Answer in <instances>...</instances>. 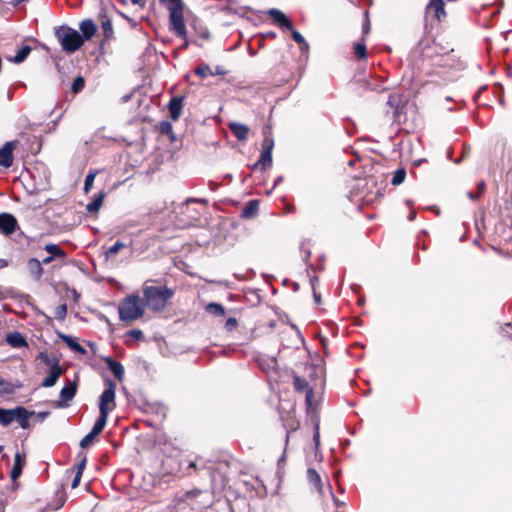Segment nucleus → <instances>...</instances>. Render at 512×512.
<instances>
[{
  "instance_id": "f257e3e1",
  "label": "nucleus",
  "mask_w": 512,
  "mask_h": 512,
  "mask_svg": "<svg viewBox=\"0 0 512 512\" xmlns=\"http://www.w3.org/2000/svg\"><path fill=\"white\" fill-rule=\"evenodd\" d=\"M173 295L174 291L166 286H148L145 283L143 287V297L146 305L156 312L163 311Z\"/></svg>"
},
{
  "instance_id": "f03ea898",
  "label": "nucleus",
  "mask_w": 512,
  "mask_h": 512,
  "mask_svg": "<svg viewBox=\"0 0 512 512\" xmlns=\"http://www.w3.org/2000/svg\"><path fill=\"white\" fill-rule=\"evenodd\" d=\"M169 11V29L180 38L187 37L184 21V2L182 0H159Z\"/></svg>"
},
{
  "instance_id": "7ed1b4c3",
  "label": "nucleus",
  "mask_w": 512,
  "mask_h": 512,
  "mask_svg": "<svg viewBox=\"0 0 512 512\" xmlns=\"http://www.w3.org/2000/svg\"><path fill=\"white\" fill-rule=\"evenodd\" d=\"M144 314V306L138 295H130L119 304V318L122 321H133Z\"/></svg>"
},
{
  "instance_id": "20e7f679",
  "label": "nucleus",
  "mask_w": 512,
  "mask_h": 512,
  "mask_svg": "<svg viewBox=\"0 0 512 512\" xmlns=\"http://www.w3.org/2000/svg\"><path fill=\"white\" fill-rule=\"evenodd\" d=\"M56 35L61 42L63 50L68 53H74L84 44L81 34L70 27H63L57 30Z\"/></svg>"
},
{
  "instance_id": "39448f33",
  "label": "nucleus",
  "mask_w": 512,
  "mask_h": 512,
  "mask_svg": "<svg viewBox=\"0 0 512 512\" xmlns=\"http://www.w3.org/2000/svg\"><path fill=\"white\" fill-rule=\"evenodd\" d=\"M106 387L99 397V413L109 415V412L115 407L116 384L113 380L107 379Z\"/></svg>"
},
{
  "instance_id": "423d86ee",
  "label": "nucleus",
  "mask_w": 512,
  "mask_h": 512,
  "mask_svg": "<svg viewBox=\"0 0 512 512\" xmlns=\"http://www.w3.org/2000/svg\"><path fill=\"white\" fill-rule=\"evenodd\" d=\"M41 356H42L45 364L50 366L49 374L42 381L41 386L44 388H50V387H53L57 383L58 379L64 373V370L60 366L58 359L50 358L48 355H43V354H41Z\"/></svg>"
},
{
  "instance_id": "0eeeda50",
  "label": "nucleus",
  "mask_w": 512,
  "mask_h": 512,
  "mask_svg": "<svg viewBox=\"0 0 512 512\" xmlns=\"http://www.w3.org/2000/svg\"><path fill=\"white\" fill-rule=\"evenodd\" d=\"M274 147V140L269 135L264 136L263 150L261 151L258 159V164H261V170H266L272 165V150Z\"/></svg>"
},
{
  "instance_id": "6e6552de",
  "label": "nucleus",
  "mask_w": 512,
  "mask_h": 512,
  "mask_svg": "<svg viewBox=\"0 0 512 512\" xmlns=\"http://www.w3.org/2000/svg\"><path fill=\"white\" fill-rule=\"evenodd\" d=\"M293 386L296 391L305 392L306 405L310 407L312 405L314 391L311 387H309L307 380L299 375H294Z\"/></svg>"
},
{
  "instance_id": "1a4fd4ad",
  "label": "nucleus",
  "mask_w": 512,
  "mask_h": 512,
  "mask_svg": "<svg viewBox=\"0 0 512 512\" xmlns=\"http://www.w3.org/2000/svg\"><path fill=\"white\" fill-rule=\"evenodd\" d=\"M77 392V384L75 382L68 381V383L60 391V400L57 401L56 407L65 408L68 406V402L71 401Z\"/></svg>"
},
{
  "instance_id": "9d476101",
  "label": "nucleus",
  "mask_w": 512,
  "mask_h": 512,
  "mask_svg": "<svg viewBox=\"0 0 512 512\" xmlns=\"http://www.w3.org/2000/svg\"><path fill=\"white\" fill-rule=\"evenodd\" d=\"M426 18L433 16L436 20L441 21L446 16L443 0H430L425 9Z\"/></svg>"
},
{
  "instance_id": "9b49d317",
  "label": "nucleus",
  "mask_w": 512,
  "mask_h": 512,
  "mask_svg": "<svg viewBox=\"0 0 512 512\" xmlns=\"http://www.w3.org/2000/svg\"><path fill=\"white\" fill-rule=\"evenodd\" d=\"M267 14L273 19L274 23L277 24L281 29L292 30V22L281 10L271 8L267 11Z\"/></svg>"
},
{
  "instance_id": "f8f14e48",
  "label": "nucleus",
  "mask_w": 512,
  "mask_h": 512,
  "mask_svg": "<svg viewBox=\"0 0 512 512\" xmlns=\"http://www.w3.org/2000/svg\"><path fill=\"white\" fill-rule=\"evenodd\" d=\"M17 227L16 218L9 213L0 214V232L5 235L12 234Z\"/></svg>"
},
{
  "instance_id": "ddd939ff",
  "label": "nucleus",
  "mask_w": 512,
  "mask_h": 512,
  "mask_svg": "<svg viewBox=\"0 0 512 512\" xmlns=\"http://www.w3.org/2000/svg\"><path fill=\"white\" fill-rule=\"evenodd\" d=\"M15 144H16L15 141H9V142H6L0 148V166L8 168L12 165V163H13L12 152H13Z\"/></svg>"
},
{
  "instance_id": "4468645a",
  "label": "nucleus",
  "mask_w": 512,
  "mask_h": 512,
  "mask_svg": "<svg viewBox=\"0 0 512 512\" xmlns=\"http://www.w3.org/2000/svg\"><path fill=\"white\" fill-rule=\"evenodd\" d=\"M14 421H17L21 428L28 429L30 427L29 418L35 415L34 411H28L25 407L17 406L14 408Z\"/></svg>"
},
{
  "instance_id": "2eb2a0df",
  "label": "nucleus",
  "mask_w": 512,
  "mask_h": 512,
  "mask_svg": "<svg viewBox=\"0 0 512 512\" xmlns=\"http://www.w3.org/2000/svg\"><path fill=\"white\" fill-rule=\"evenodd\" d=\"M103 361L106 364L107 368L119 381H122L124 379L125 370L120 362L116 361L115 359L109 356L104 357Z\"/></svg>"
},
{
  "instance_id": "dca6fc26",
  "label": "nucleus",
  "mask_w": 512,
  "mask_h": 512,
  "mask_svg": "<svg viewBox=\"0 0 512 512\" xmlns=\"http://www.w3.org/2000/svg\"><path fill=\"white\" fill-rule=\"evenodd\" d=\"M26 266H27L29 275L35 281H39L42 278L44 270H43L41 261H39L36 258H30V259H28Z\"/></svg>"
},
{
  "instance_id": "f3484780",
  "label": "nucleus",
  "mask_w": 512,
  "mask_h": 512,
  "mask_svg": "<svg viewBox=\"0 0 512 512\" xmlns=\"http://www.w3.org/2000/svg\"><path fill=\"white\" fill-rule=\"evenodd\" d=\"M230 131L239 141H245L249 135V127L238 122H230L228 124Z\"/></svg>"
},
{
  "instance_id": "a211bd4d",
  "label": "nucleus",
  "mask_w": 512,
  "mask_h": 512,
  "mask_svg": "<svg viewBox=\"0 0 512 512\" xmlns=\"http://www.w3.org/2000/svg\"><path fill=\"white\" fill-rule=\"evenodd\" d=\"M79 29L81 31L83 41H85L90 40L95 35L97 26L91 19H85L80 23Z\"/></svg>"
},
{
  "instance_id": "6ab92c4d",
  "label": "nucleus",
  "mask_w": 512,
  "mask_h": 512,
  "mask_svg": "<svg viewBox=\"0 0 512 512\" xmlns=\"http://www.w3.org/2000/svg\"><path fill=\"white\" fill-rule=\"evenodd\" d=\"M182 107H183V97L171 98V100L168 104V109H169L170 116H171L172 120H177L180 117L181 112H182Z\"/></svg>"
},
{
  "instance_id": "aec40b11",
  "label": "nucleus",
  "mask_w": 512,
  "mask_h": 512,
  "mask_svg": "<svg viewBox=\"0 0 512 512\" xmlns=\"http://www.w3.org/2000/svg\"><path fill=\"white\" fill-rule=\"evenodd\" d=\"M22 387V384L17 381L13 383L11 381L5 380L0 376V395H11L14 394L15 391Z\"/></svg>"
},
{
  "instance_id": "412c9836",
  "label": "nucleus",
  "mask_w": 512,
  "mask_h": 512,
  "mask_svg": "<svg viewBox=\"0 0 512 512\" xmlns=\"http://www.w3.org/2000/svg\"><path fill=\"white\" fill-rule=\"evenodd\" d=\"M7 343L13 348H22L27 346L25 337L20 332H11L6 336Z\"/></svg>"
},
{
  "instance_id": "4be33fe9",
  "label": "nucleus",
  "mask_w": 512,
  "mask_h": 512,
  "mask_svg": "<svg viewBox=\"0 0 512 512\" xmlns=\"http://www.w3.org/2000/svg\"><path fill=\"white\" fill-rule=\"evenodd\" d=\"M24 462H25V459L21 456V454L19 452H17L15 454L14 464H13V467L10 472V477L12 480H16L21 476Z\"/></svg>"
},
{
  "instance_id": "5701e85b",
  "label": "nucleus",
  "mask_w": 512,
  "mask_h": 512,
  "mask_svg": "<svg viewBox=\"0 0 512 512\" xmlns=\"http://www.w3.org/2000/svg\"><path fill=\"white\" fill-rule=\"evenodd\" d=\"M99 16L101 18V27H102V30L104 33L103 41L110 40L114 34L112 22H111L110 18L104 12H101Z\"/></svg>"
},
{
  "instance_id": "b1692460",
  "label": "nucleus",
  "mask_w": 512,
  "mask_h": 512,
  "mask_svg": "<svg viewBox=\"0 0 512 512\" xmlns=\"http://www.w3.org/2000/svg\"><path fill=\"white\" fill-rule=\"evenodd\" d=\"M59 337L64 341V343L74 352L79 354H86V349L81 346L75 338L70 335L60 334Z\"/></svg>"
},
{
  "instance_id": "393cba45",
  "label": "nucleus",
  "mask_w": 512,
  "mask_h": 512,
  "mask_svg": "<svg viewBox=\"0 0 512 512\" xmlns=\"http://www.w3.org/2000/svg\"><path fill=\"white\" fill-rule=\"evenodd\" d=\"M259 208L258 200H250L241 211V217L250 219L257 215Z\"/></svg>"
},
{
  "instance_id": "a878e982",
  "label": "nucleus",
  "mask_w": 512,
  "mask_h": 512,
  "mask_svg": "<svg viewBox=\"0 0 512 512\" xmlns=\"http://www.w3.org/2000/svg\"><path fill=\"white\" fill-rule=\"evenodd\" d=\"M104 197H105V192L101 191L98 195H96L94 197V199L91 202H89L87 204L86 210L89 213L97 212L103 204Z\"/></svg>"
},
{
  "instance_id": "bb28decb",
  "label": "nucleus",
  "mask_w": 512,
  "mask_h": 512,
  "mask_svg": "<svg viewBox=\"0 0 512 512\" xmlns=\"http://www.w3.org/2000/svg\"><path fill=\"white\" fill-rule=\"evenodd\" d=\"M15 411L12 409H5L0 407V424L8 426L14 421Z\"/></svg>"
},
{
  "instance_id": "cd10ccee",
  "label": "nucleus",
  "mask_w": 512,
  "mask_h": 512,
  "mask_svg": "<svg viewBox=\"0 0 512 512\" xmlns=\"http://www.w3.org/2000/svg\"><path fill=\"white\" fill-rule=\"evenodd\" d=\"M307 479L319 492L322 490L321 478L317 471L313 468L307 470Z\"/></svg>"
},
{
  "instance_id": "c85d7f7f",
  "label": "nucleus",
  "mask_w": 512,
  "mask_h": 512,
  "mask_svg": "<svg viewBox=\"0 0 512 512\" xmlns=\"http://www.w3.org/2000/svg\"><path fill=\"white\" fill-rule=\"evenodd\" d=\"M30 52L31 47L28 45H24L17 51L14 57L9 58V61L16 64L22 63L28 57Z\"/></svg>"
},
{
  "instance_id": "c756f323",
  "label": "nucleus",
  "mask_w": 512,
  "mask_h": 512,
  "mask_svg": "<svg viewBox=\"0 0 512 512\" xmlns=\"http://www.w3.org/2000/svg\"><path fill=\"white\" fill-rule=\"evenodd\" d=\"M108 416L109 415L99 413V416L91 430L92 434L98 436L103 431V429L107 423Z\"/></svg>"
},
{
  "instance_id": "7c9ffc66",
  "label": "nucleus",
  "mask_w": 512,
  "mask_h": 512,
  "mask_svg": "<svg viewBox=\"0 0 512 512\" xmlns=\"http://www.w3.org/2000/svg\"><path fill=\"white\" fill-rule=\"evenodd\" d=\"M45 250L51 255L53 256V258H64L66 256V253L63 249H61L58 245L56 244H47L45 246Z\"/></svg>"
},
{
  "instance_id": "2f4dec72",
  "label": "nucleus",
  "mask_w": 512,
  "mask_h": 512,
  "mask_svg": "<svg viewBox=\"0 0 512 512\" xmlns=\"http://www.w3.org/2000/svg\"><path fill=\"white\" fill-rule=\"evenodd\" d=\"M290 31L292 39L300 45L301 51H307L309 49V45L302 34L293 28Z\"/></svg>"
},
{
  "instance_id": "473e14b6",
  "label": "nucleus",
  "mask_w": 512,
  "mask_h": 512,
  "mask_svg": "<svg viewBox=\"0 0 512 512\" xmlns=\"http://www.w3.org/2000/svg\"><path fill=\"white\" fill-rule=\"evenodd\" d=\"M206 311L215 316H223L225 314L224 307L221 304L215 302L209 303L206 306Z\"/></svg>"
},
{
  "instance_id": "72a5a7b5",
  "label": "nucleus",
  "mask_w": 512,
  "mask_h": 512,
  "mask_svg": "<svg viewBox=\"0 0 512 512\" xmlns=\"http://www.w3.org/2000/svg\"><path fill=\"white\" fill-rule=\"evenodd\" d=\"M406 177V170L404 168H399L394 172V175L391 179V184L394 186H398L402 184Z\"/></svg>"
},
{
  "instance_id": "f704fd0d",
  "label": "nucleus",
  "mask_w": 512,
  "mask_h": 512,
  "mask_svg": "<svg viewBox=\"0 0 512 512\" xmlns=\"http://www.w3.org/2000/svg\"><path fill=\"white\" fill-rule=\"evenodd\" d=\"M85 87V79L82 76L76 77L71 84V92L73 94L80 93Z\"/></svg>"
},
{
  "instance_id": "c9c22d12",
  "label": "nucleus",
  "mask_w": 512,
  "mask_h": 512,
  "mask_svg": "<svg viewBox=\"0 0 512 512\" xmlns=\"http://www.w3.org/2000/svg\"><path fill=\"white\" fill-rule=\"evenodd\" d=\"M127 245L122 241L115 242L106 252V258L115 255L120 249L125 248Z\"/></svg>"
},
{
  "instance_id": "e433bc0d",
  "label": "nucleus",
  "mask_w": 512,
  "mask_h": 512,
  "mask_svg": "<svg viewBox=\"0 0 512 512\" xmlns=\"http://www.w3.org/2000/svg\"><path fill=\"white\" fill-rule=\"evenodd\" d=\"M67 315V304L63 303L54 310V317L58 320H64Z\"/></svg>"
},
{
  "instance_id": "4c0bfd02",
  "label": "nucleus",
  "mask_w": 512,
  "mask_h": 512,
  "mask_svg": "<svg viewBox=\"0 0 512 512\" xmlns=\"http://www.w3.org/2000/svg\"><path fill=\"white\" fill-rule=\"evenodd\" d=\"M354 52L359 59H365L367 57L366 45L364 43H356L354 46Z\"/></svg>"
},
{
  "instance_id": "58836bf2",
  "label": "nucleus",
  "mask_w": 512,
  "mask_h": 512,
  "mask_svg": "<svg viewBox=\"0 0 512 512\" xmlns=\"http://www.w3.org/2000/svg\"><path fill=\"white\" fill-rule=\"evenodd\" d=\"M96 172H89L84 181V192L88 193L93 186Z\"/></svg>"
},
{
  "instance_id": "ea45409f",
  "label": "nucleus",
  "mask_w": 512,
  "mask_h": 512,
  "mask_svg": "<svg viewBox=\"0 0 512 512\" xmlns=\"http://www.w3.org/2000/svg\"><path fill=\"white\" fill-rule=\"evenodd\" d=\"M210 71L211 70L208 65H201L195 69V74L200 76L201 78H205L208 75V73L210 74Z\"/></svg>"
},
{
  "instance_id": "a19ab883",
  "label": "nucleus",
  "mask_w": 512,
  "mask_h": 512,
  "mask_svg": "<svg viewBox=\"0 0 512 512\" xmlns=\"http://www.w3.org/2000/svg\"><path fill=\"white\" fill-rule=\"evenodd\" d=\"M159 131L162 134H171L172 133V125L168 121H162L159 125Z\"/></svg>"
},
{
  "instance_id": "79ce46f5",
  "label": "nucleus",
  "mask_w": 512,
  "mask_h": 512,
  "mask_svg": "<svg viewBox=\"0 0 512 512\" xmlns=\"http://www.w3.org/2000/svg\"><path fill=\"white\" fill-rule=\"evenodd\" d=\"M95 437H96V435L92 434V432L90 431L85 437H83L81 439L80 447L81 448L88 447V445L94 440Z\"/></svg>"
},
{
  "instance_id": "37998d69",
  "label": "nucleus",
  "mask_w": 512,
  "mask_h": 512,
  "mask_svg": "<svg viewBox=\"0 0 512 512\" xmlns=\"http://www.w3.org/2000/svg\"><path fill=\"white\" fill-rule=\"evenodd\" d=\"M127 335L136 339L141 340L143 338V332L139 329H132L127 332Z\"/></svg>"
},
{
  "instance_id": "c03bdc74",
  "label": "nucleus",
  "mask_w": 512,
  "mask_h": 512,
  "mask_svg": "<svg viewBox=\"0 0 512 512\" xmlns=\"http://www.w3.org/2000/svg\"><path fill=\"white\" fill-rule=\"evenodd\" d=\"M85 466H86V457L83 456V458L80 460V462L75 466V469H76L75 473H79L80 475H82L83 471L85 469Z\"/></svg>"
},
{
  "instance_id": "a18cd8bd",
  "label": "nucleus",
  "mask_w": 512,
  "mask_h": 512,
  "mask_svg": "<svg viewBox=\"0 0 512 512\" xmlns=\"http://www.w3.org/2000/svg\"><path fill=\"white\" fill-rule=\"evenodd\" d=\"M238 322L236 318H228L225 323V328L229 331L233 330L237 326Z\"/></svg>"
},
{
  "instance_id": "49530a36",
  "label": "nucleus",
  "mask_w": 512,
  "mask_h": 512,
  "mask_svg": "<svg viewBox=\"0 0 512 512\" xmlns=\"http://www.w3.org/2000/svg\"><path fill=\"white\" fill-rule=\"evenodd\" d=\"M365 17H366V20H365V22L362 25V33H363V35H367L370 32V23H369V20H368V12L367 11H365Z\"/></svg>"
},
{
  "instance_id": "de8ad7c7",
  "label": "nucleus",
  "mask_w": 512,
  "mask_h": 512,
  "mask_svg": "<svg viewBox=\"0 0 512 512\" xmlns=\"http://www.w3.org/2000/svg\"><path fill=\"white\" fill-rule=\"evenodd\" d=\"M35 415L39 422H43L50 415V412L49 411H41V412L35 413Z\"/></svg>"
},
{
  "instance_id": "09e8293b",
  "label": "nucleus",
  "mask_w": 512,
  "mask_h": 512,
  "mask_svg": "<svg viewBox=\"0 0 512 512\" xmlns=\"http://www.w3.org/2000/svg\"><path fill=\"white\" fill-rule=\"evenodd\" d=\"M81 477L82 475H80L79 473H75V476L72 480V483H71V487L74 489L76 487H78L80 481H81Z\"/></svg>"
},
{
  "instance_id": "8fccbe9b",
  "label": "nucleus",
  "mask_w": 512,
  "mask_h": 512,
  "mask_svg": "<svg viewBox=\"0 0 512 512\" xmlns=\"http://www.w3.org/2000/svg\"><path fill=\"white\" fill-rule=\"evenodd\" d=\"M224 74H226V71L220 66H216L214 71H210V75H212V76L224 75Z\"/></svg>"
},
{
  "instance_id": "3c124183",
  "label": "nucleus",
  "mask_w": 512,
  "mask_h": 512,
  "mask_svg": "<svg viewBox=\"0 0 512 512\" xmlns=\"http://www.w3.org/2000/svg\"><path fill=\"white\" fill-rule=\"evenodd\" d=\"M503 333L512 339V326L511 324H506V326L503 328Z\"/></svg>"
},
{
  "instance_id": "603ef678",
  "label": "nucleus",
  "mask_w": 512,
  "mask_h": 512,
  "mask_svg": "<svg viewBox=\"0 0 512 512\" xmlns=\"http://www.w3.org/2000/svg\"><path fill=\"white\" fill-rule=\"evenodd\" d=\"M486 188V184L484 181H480L478 184H477V192L481 195L484 190Z\"/></svg>"
},
{
  "instance_id": "864d4df0",
  "label": "nucleus",
  "mask_w": 512,
  "mask_h": 512,
  "mask_svg": "<svg viewBox=\"0 0 512 512\" xmlns=\"http://www.w3.org/2000/svg\"><path fill=\"white\" fill-rule=\"evenodd\" d=\"M467 196H468L469 199L475 201V200H477L479 198L480 194L478 192L469 191V192H467Z\"/></svg>"
},
{
  "instance_id": "5fc2aeb1",
  "label": "nucleus",
  "mask_w": 512,
  "mask_h": 512,
  "mask_svg": "<svg viewBox=\"0 0 512 512\" xmlns=\"http://www.w3.org/2000/svg\"><path fill=\"white\" fill-rule=\"evenodd\" d=\"M147 0H131L133 5H138L141 8L145 7Z\"/></svg>"
},
{
  "instance_id": "6e6d98bb",
  "label": "nucleus",
  "mask_w": 512,
  "mask_h": 512,
  "mask_svg": "<svg viewBox=\"0 0 512 512\" xmlns=\"http://www.w3.org/2000/svg\"><path fill=\"white\" fill-rule=\"evenodd\" d=\"M313 298L317 305L321 304V295L316 292V290L313 291Z\"/></svg>"
},
{
  "instance_id": "4d7b16f0",
  "label": "nucleus",
  "mask_w": 512,
  "mask_h": 512,
  "mask_svg": "<svg viewBox=\"0 0 512 512\" xmlns=\"http://www.w3.org/2000/svg\"><path fill=\"white\" fill-rule=\"evenodd\" d=\"M313 440L315 442V445L318 446L319 444V431H318V426L316 427V431L313 435Z\"/></svg>"
},
{
  "instance_id": "13d9d810",
  "label": "nucleus",
  "mask_w": 512,
  "mask_h": 512,
  "mask_svg": "<svg viewBox=\"0 0 512 512\" xmlns=\"http://www.w3.org/2000/svg\"><path fill=\"white\" fill-rule=\"evenodd\" d=\"M54 260L53 256L49 255L42 260V264H49Z\"/></svg>"
},
{
  "instance_id": "bf43d9fd",
  "label": "nucleus",
  "mask_w": 512,
  "mask_h": 512,
  "mask_svg": "<svg viewBox=\"0 0 512 512\" xmlns=\"http://www.w3.org/2000/svg\"><path fill=\"white\" fill-rule=\"evenodd\" d=\"M275 37H276V33L272 32V31H269V32L263 34V38H272V39H274Z\"/></svg>"
},
{
  "instance_id": "052dcab7",
  "label": "nucleus",
  "mask_w": 512,
  "mask_h": 512,
  "mask_svg": "<svg viewBox=\"0 0 512 512\" xmlns=\"http://www.w3.org/2000/svg\"><path fill=\"white\" fill-rule=\"evenodd\" d=\"M318 282V278L317 277H313L310 279V284H311V287H312V290H316V283Z\"/></svg>"
},
{
  "instance_id": "680f3d73",
  "label": "nucleus",
  "mask_w": 512,
  "mask_h": 512,
  "mask_svg": "<svg viewBox=\"0 0 512 512\" xmlns=\"http://www.w3.org/2000/svg\"><path fill=\"white\" fill-rule=\"evenodd\" d=\"M416 217V212L415 211H411L408 215V220L409 221H413Z\"/></svg>"
},
{
  "instance_id": "e2e57ef3",
  "label": "nucleus",
  "mask_w": 512,
  "mask_h": 512,
  "mask_svg": "<svg viewBox=\"0 0 512 512\" xmlns=\"http://www.w3.org/2000/svg\"><path fill=\"white\" fill-rule=\"evenodd\" d=\"M130 98H131V95H129V94H128V95H124V96L122 97V102H123V103H126V102H128V101L130 100Z\"/></svg>"
},
{
  "instance_id": "0e129e2a",
  "label": "nucleus",
  "mask_w": 512,
  "mask_h": 512,
  "mask_svg": "<svg viewBox=\"0 0 512 512\" xmlns=\"http://www.w3.org/2000/svg\"><path fill=\"white\" fill-rule=\"evenodd\" d=\"M285 462V455H282L278 460V466L280 467Z\"/></svg>"
},
{
  "instance_id": "69168bd1",
  "label": "nucleus",
  "mask_w": 512,
  "mask_h": 512,
  "mask_svg": "<svg viewBox=\"0 0 512 512\" xmlns=\"http://www.w3.org/2000/svg\"><path fill=\"white\" fill-rule=\"evenodd\" d=\"M251 168H252L253 170L261 169V164H258V161H257L256 163H254V164L251 166Z\"/></svg>"
},
{
  "instance_id": "338daca9",
  "label": "nucleus",
  "mask_w": 512,
  "mask_h": 512,
  "mask_svg": "<svg viewBox=\"0 0 512 512\" xmlns=\"http://www.w3.org/2000/svg\"><path fill=\"white\" fill-rule=\"evenodd\" d=\"M424 161H425L424 159L415 160L414 161V165L418 166V165H420Z\"/></svg>"
},
{
  "instance_id": "774afa93",
  "label": "nucleus",
  "mask_w": 512,
  "mask_h": 512,
  "mask_svg": "<svg viewBox=\"0 0 512 512\" xmlns=\"http://www.w3.org/2000/svg\"><path fill=\"white\" fill-rule=\"evenodd\" d=\"M188 468H196L195 462L191 461L188 465Z\"/></svg>"
}]
</instances>
